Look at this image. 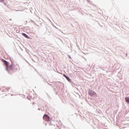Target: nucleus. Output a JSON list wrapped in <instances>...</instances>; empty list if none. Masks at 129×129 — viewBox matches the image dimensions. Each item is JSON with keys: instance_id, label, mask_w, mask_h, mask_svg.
<instances>
[{"instance_id": "10", "label": "nucleus", "mask_w": 129, "mask_h": 129, "mask_svg": "<svg viewBox=\"0 0 129 129\" xmlns=\"http://www.w3.org/2000/svg\"><path fill=\"white\" fill-rule=\"evenodd\" d=\"M29 99H30V100L32 99V98H30Z\"/></svg>"}, {"instance_id": "11", "label": "nucleus", "mask_w": 129, "mask_h": 129, "mask_svg": "<svg viewBox=\"0 0 129 129\" xmlns=\"http://www.w3.org/2000/svg\"><path fill=\"white\" fill-rule=\"evenodd\" d=\"M27 98H29V96H27Z\"/></svg>"}, {"instance_id": "7", "label": "nucleus", "mask_w": 129, "mask_h": 129, "mask_svg": "<svg viewBox=\"0 0 129 129\" xmlns=\"http://www.w3.org/2000/svg\"><path fill=\"white\" fill-rule=\"evenodd\" d=\"M66 79L68 80V81H69V82H71V79H70V78H69V77H67Z\"/></svg>"}, {"instance_id": "1", "label": "nucleus", "mask_w": 129, "mask_h": 129, "mask_svg": "<svg viewBox=\"0 0 129 129\" xmlns=\"http://www.w3.org/2000/svg\"><path fill=\"white\" fill-rule=\"evenodd\" d=\"M19 68L18 65H13V64L10 66L7 69V71L8 72H11V71H13V70H17Z\"/></svg>"}, {"instance_id": "6", "label": "nucleus", "mask_w": 129, "mask_h": 129, "mask_svg": "<svg viewBox=\"0 0 129 129\" xmlns=\"http://www.w3.org/2000/svg\"><path fill=\"white\" fill-rule=\"evenodd\" d=\"M125 101L127 103H129V98H125Z\"/></svg>"}, {"instance_id": "3", "label": "nucleus", "mask_w": 129, "mask_h": 129, "mask_svg": "<svg viewBox=\"0 0 129 129\" xmlns=\"http://www.w3.org/2000/svg\"><path fill=\"white\" fill-rule=\"evenodd\" d=\"M89 95L91 96H96L97 94L95 92L91 91V92H89Z\"/></svg>"}, {"instance_id": "4", "label": "nucleus", "mask_w": 129, "mask_h": 129, "mask_svg": "<svg viewBox=\"0 0 129 129\" xmlns=\"http://www.w3.org/2000/svg\"><path fill=\"white\" fill-rule=\"evenodd\" d=\"M3 62H4L5 63V65L6 67V69L9 67V62H8L7 60H3Z\"/></svg>"}, {"instance_id": "2", "label": "nucleus", "mask_w": 129, "mask_h": 129, "mask_svg": "<svg viewBox=\"0 0 129 129\" xmlns=\"http://www.w3.org/2000/svg\"><path fill=\"white\" fill-rule=\"evenodd\" d=\"M43 118L44 120H46V121H50V117H49V116H48L47 115L45 114L43 116Z\"/></svg>"}, {"instance_id": "8", "label": "nucleus", "mask_w": 129, "mask_h": 129, "mask_svg": "<svg viewBox=\"0 0 129 129\" xmlns=\"http://www.w3.org/2000/svg\"><path fill=\"white\" fill-rule=\"evenodd\" d=\"M63 76H64V77H65V78H67L68 77L67 76H66L65 74H64V75H63Z\"/></svg>"}, {"instance_id": "5", "label": "nucleus", "mask_w": 129, "mask_h": 129, "mask_svg": "<svg viewBox=\"0 0 129 129\" xmlns=\"http://www.w3.org/2000/svg\"><path fill=\"white\" fill-rule=\"evenodd\" d=\"M22 35L24 36V37H25V38H27V39H30V37H29V36H28V35H27L25 33H22Z\"/></svg>"}, {"instance_id": "9", "label": "nucleus", "mask_w": 129, "mask_h": 129, "mask_svg": "<svg viewBox=\"0 0 129 129\" xmlns=\"http://www.w3.org/2000/svg\"><path fill=\"white\" fill-rule=\"evenodd\" d=\"M5 0H0V2L1 3H4V1Z\"/></svg>"}]
</instances>
